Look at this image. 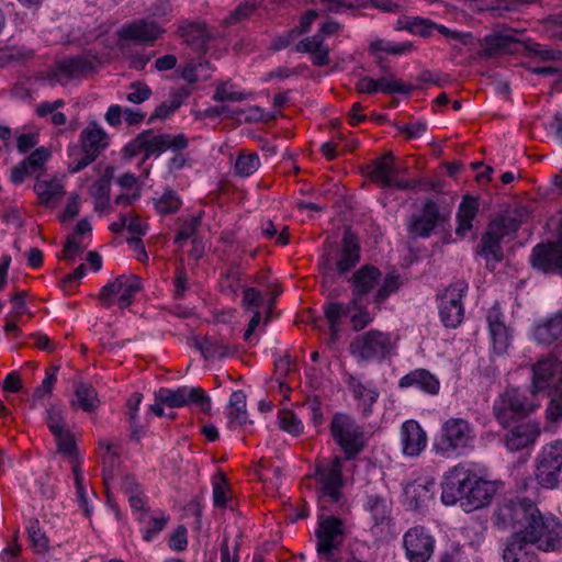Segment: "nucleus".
Listing matches in <instances>:
<instances>
[{"label": "nucleus", "instance_id": "nucleus-1", "mask_svg": "<svg viewBox=\"0 0 562 562\" xmlns=\"http://www.w3.org/2000/svg\"><path fill=\"white\" fill-rule=\"evenodd\" d=\"M493 524L496 528L514 529L513 533L543 552L562 551V522L550 513H542L527 497L504 499L497 504Z\"/></svg>", "mask_w": 562, "mask_h": 562}, {"label": "nucleus", "instance_id": "nucleus-2", "mask_svg": "<svg viewBox=\"0 0 562 562\" xmlns=\"http://www.w3.org/2000/svg\"><path fill=\"white\" fill-rule=\"evenodd\" d=\"M109 146V136L95 122H91L79 136V145L69 146L68 171L77 173L97 160Z\"/></svg>", "mask_w": 562, "mask_h": 562}, {"label": "nucleus", "instance_id": "nucleus-3", "mask_svg": "<svg viewBox=\"0 0 562 562\" xmlns=\"http://www.w3.org/2000/svg\"><path fill=\"white\" fill-rule=\"evenodd\" d=\"M188 147V139L183 134L172 136L170 134H155L154 130L148 128L139 133L123 149L124 156L133 158L138 154H144V160L150 156H159L167 149L180 151Z\"/></svg>", "mask_w": 562, "mask_h": 562}, {"label": "nucleus", "instance_id": "nucleus-4", "mask_svg": "<svg viewBox=\"0 0 562 562\" xmlns=\"http://www.w3.org/2000/svg\"><path fill=\"white\" fill-rule=\"evenodd\" d=\"M518 227L519 223L508 216H499L488 224L487 229L482 234L476 251L485 259L487 269L494 270L495 266L503 260L501 241L505 236L515 233Z\"/></svg>", "mask_w": 562, "mask_h": 562}, {"label": "nucleus", "instance_id": "nucleus-5", "mask_svg": "<svg viewBox=\"0 0 562 562\" xmlns=\"http://www.w3.org/2000/svg\"><path fill=\"white\" fill-rule=\"evenodd\" d=\"M536 405L526 392L518 387H507L494 401L493 415L503 427H509L526 418Z\"/></svg>", "mask_w": 562, "mask_h": 562}, {"label": "nucleus", "instance_id": "nucleus-6", "mask_svg": "<svg viewBox=\"0 0 562 562\" xmlns=\"http://www.w3.org/2000/svg\"><path fill=\"white\" fill-rule=\"evenodd\" d=\"M350 352L361 361H382L395 348V340L391 334L371 329L358 335L350 344Z\"/></svg>", "mask_w": 562, "mask_h": 562}, {"label": "nucleus", "instance_id": "nucleus-7", "mask_svg": "<svg viewBox=\"0 0 562 562\" xmlns=\"http://www.w3.org/2000/svg\"><path fill=\"white\" fill-rule=\"evenodd\" d=\"M475 438L474 427L467 419L449 418L441 426V432L435 443V449L442 454H449L472 448Z\"/></svg>", "mask_w": 562, "mask_h": 562}, {"label": "nucleus", "instance_id": "nucleus-8", "mask_svg": "<svg viewBox=\"0 0 562 562\" xmlns=\"http://www.w3.org/2000/svg\"><path fill=\"white\" fill-rule=\"evenodd\" d=\"M330 434L348 460L355 458L364 448V434L361 426L347 414L336 413L333 416Z\"/></svg>", "mask_w": 562, "mask_h": 562}, {"label": "nucleus", "instance_id": "nucleus-9", "mask_svg": "<svg viewBox=\"0 0 562 562\" xmlns=\"http://www.w3.org/2000/svg\"><path fill=\"white\" fill-rule=\"evenodd\" d=\"M562 471V441L542 448L536 460L535 476L544 488H554L560 483Z\"/></svg>", "mask_w": 562, "mask_h": 562}, {"label": "nucleus", "instance_id": "nucleus-10", "mask_svg": "<svg viewBox=\"0 0 562 562\" xmlns=\"http://www.w3.org/2000/svg\"><path fill=\"white\" fill-rule=\"evenodd\" d=\"M342 463L339 457H335L330 462L318 463L315 469V479L319 484V502L322 508L326 503H337L341 498L342 487Z\"/></svg>", "mask_w": 562, "mask_h": 562}, {"label": "nucleus", "instance_id": "nucleus-11", "mask_svg": "<svg viewBox=\"0 0 562 562\" xmlns=\"http://www.w3.org/2000/svg\"><path fill=\"white\" fill-rule=\"evenodd\" d=\"M468 283L458 280L450 284L439 297V315L446 327L457 328L464 316L462 299L468 292Z\"/></svg>", "mask_w": 562, "mask_h": 562}, {"label": "nucleus", "instance_id": "nucleus-12", "mask_svg": "<svg viewBox=\"0 0 562 562\" xmlns=\"http://www.w3.org/2000/svg\"><path fill=\"white\" fill-rule=\"evenodd\" d=\"M142 289L140 279L136 274H122L108 282L100 291L99 299L103 306L110 307L117 296L122 308L133 303L134 296Z\"/></svg>", "mask_w": 562, "mask_h": 562}, {"label": "nucleus", "instance_id": "nucleus-13", "mask_svg": "<svg viewBox=\"0 0 562 562\" xmlns=\"http://www.w3.org/2000/svg\"><path fill=\"white\" fill-rule=\"evenodd\" d=\"M315 537L318 555L325 560H330L334 550H337L345 540L342 520L335 516L322 518L315 530Z\"/></svg>", "mask_w": 562, "mask_h": 562}, {"label": "nucleus", "instance_id": "nucleus-14", "mask_svg": "<svg viewBox=\"0 0 562 562\" xmlns=\"http://www.w3.org/2000/svg\"><path fill=\"white\" fill-rule=\"evenodd\" d=\"M155 398L171 408L195 403L204 413L211 409V400L201 387L180 386L176 390L161 387L155 393Z\"/></svg>", "mask_w": 562, "mask_h": 562}, {"label": "nucleus", "instance_id": "nucleus-15", "mask_svg": "<svg viewBox=\"0 0 562 562\" xmlns=\"http://www.w3.org/2000/svg\"><path fill=\"white\" fill-rule=\"evenodd\" d=\"M473 471L463 467L457 465L452 468L443 477L441 484V501L446 505H454L457 502L464 501L467 497V490L471 485Z\"/></svg>", "mask_w": 562, "mask_h": 562}, {"label": "nucleus", "instance_id": "nucleus-16", "mask_svg": "<svg viewBox=\"0 0 562 562\" xmlns=\"http://www.w3.org/2000/svg\"><path fill=\"white\" fill-rule=\"evenodd\" d=\"M176 34L196 53H205L210 42L214 40L207 24L201 20H180Z\"/></svg>", "mask_w": 562, "mask_h": 562}, {"label": "nucleus", "instance_id": "nucleus-17", "mask_svg": "<svg viewBox=\"0 0 562 562\" xmlns=\"http://www.w3.org/2000/svg\"><path fill=\"white\" fill-rule=\"evenodd\" d=\"M406 557L409 562H427L434 553L435 540L425 528H411L403 539Z\"/></svg>", "mask_w": 562, "mask_h": 562}, {"label": "nucleus", "instance_id": "nucleus-18", "mask_svg": "<svg viewBox=\"0 0 562 562\" xmlns=\"http://www.w3.org/2000/svg\"><path fill=\"white\" fill-rule=\"evenodd\" d=\"M164 33V27L156 21L148 19L134 20L117 31V35L122 41L149 45L154 44Z\"/></svg>", "mask_w": 562, "mask_h": 562}, {"label": "nucleus", "instance_id": "nucleus-19", "mask_svg": "<svg viewBox=\"0 0 562 562\" xmlns=\"http://www.w3.org/2000/svg\"><path fill=\"white\" fill-rule=\"evenodd\" d=\"M471 485L467 490V497L461 501V507L464 512L473 510L487 506L497 492V485L493 481H487L473 473Z\"/></svg>", "mask_w": 562, "mask_h": 562}, {"label": "nucleus", "instance_id": "nucleus-20", "mask_svg": "<svg viewBox=\"0 0 562 562\" xmlns=\"http://www.w3.org/2000/svg\"><path fill=\"white\" fill-rule=\"evenodd\" d=\"M403 29L407 30L414 35H419L422 37H429L432 32L436 30L447 38L457 41L463 45L470 44L472 40L471 33H462L459 31H452L446 27L442 24H437L434 21L420 16H413L406 20Z\"/></svg>", "mask_w": 562, "mask_h": 562}, {"label": "nucleus", "instance_id": "nucleus-21", "mask_svg": "<svg viewBox=\"0 0 562 562\" xmlns=\"http://www.w3.org/2000/svg\"><path fill=\"white\" fill-rule=\"evenodd\" d=\"M530 263L544 273L562 271V241L536 245L530 255Z\"/></svg>", "mask_w": 562, "mask_h": 562}, {"label": "nucleus", "instance_id": "nucleus-22", "mask_svg": "<svg viewBox=\"0 0 562 562\" xmlns=\"http://www.w3.org/2000/svg\"><path fill=\"white\" fill-rule=\"evenodd\" d=\"M361 259V248L358 237L350 228L344 231L340 249L336 254L335 269L339 276H345L353 269Z\"/></svg>", "mask_w": 562, "mask_h": 562}, {"label": "nucleus", "instance_id": "nucleus-23", "mask_svg": "<svg viewBox=\"0 0 562 562\" xmlns=\"http://www.w3.org/2000/svg\"><path fill=\"white\" fill-rule=\"evenodd\" d=\"M486 323L492 340V348L496 355H503L510 345V331L505 324L504 314L498 303H495L486 314Z\"/></svg>", "mask_w": 562, "mask_h": 562}, {"label": "nucleus", "instance_id": "nucleus-24", "mask_svg": "<svg viewBox=\"0 0 562 562\" xmlns=\"http://www.w3.org/2000/svg\"><path fill=\"white\" fill-rule=\"evenodd\" d=\"M381 271L372 265L360 267L349 279L352 292V305L367 296L381 280Z\"/></svg>", "mask_w": 562, "mask_h": 562}, {"label": "nucleus", "instance_id": "nucleus-25", "mask_svg": "<svg viewBox=\"0 0 562 562\" xmlns=\"http://www.w3.org/2000/svg\"><path fill=\"white\" fill-rule=\"evenodd\" d=\"M440 216L439 207L432 200H427L420 215L412 216L408 224V232L415 237L427 238L438 224Z\"/></svg>", "mask_w": 562, "mask_h": 562}, {"label": "nucleus", "instance_id": "nucleus-26", "mask_svg": "<svg viewBox=\"0 0 562 562\" xmlns=\"http://www.w3.org/2000/svg\"><path fill=\"white\" fill-rule=\"evenodd\" d=\"M403 452L406 456H418L426 447L427 436L415 420H406L401 428Z\"/></svg>", "mask_w": 562, "mask_h": 562}, {"label": "nucleus", "instance_id": "nucleus-27", "mask_svg": "<svg viewBox=\"0 0 562 562\" xmlns=\"http://www.w3.org/2000/svg\"><path fill=\"white\" fill-rule=\"evenodd\" d=\"M520 42L510 36L492 34L485 36L481 43L480 56L493 58L504 54H515L519 50Z\"/></svg>", "mask_w": 562, "mask_h": 562}, {"label": "nucleus", "instance_id": "nucleus-28", "mask_svg": "<svg viewBox=\"0 0 562 562\" xmlns=\"http://www.w3.org/2000/svg\"><path fill=\"white\" fill-rule=\"evenodd\" d=\"M93 68L92 63L82 56H70L56 64L54 78L61 82L63 79H77L86 76Z\"/></svg>", "mask_w": 562, "mask_h": 562}, {"label": "nucleus", "instance_id": "nucleus-29", "mask_svg": "<svg viewBox=\"0 0 562 562\" xmlns=\"http://www.w3.org/2000/svg\"><path fill=\"white\" fill-rule=\"evenodd\" d=\"M194 347L201 351L205 360L223 359L237 352L236 347L220 336H205L202 340L195 338Z\"/></svg>", "mask_w": 562, "mask_h": 562}, {"label": "nucleus", "instance_id": "nucleus-30", "mask_svg": "<svg viewBox=\"0 0 562 562\" xmlns=\"http://www.w3.org/2000/svg\"><path fill=\"white\" fill-rule=\"evenodd\" d=\"M505 562H539L536 547L513 533L503 552Z\"/></svg>", "mask_w": 562, "mask_h": 562}, {"label": "nucleus", "instance_id": "nucleus-31", "mask_svg": "<svg viewBox=\"0 0 562 562\" xmlns=\"http://www.w3.org/2000/svg\"><path fill=\"white\" fill-rule=\"evenodd\" d=\"M539 435L540 429L536 424H519L507 434L505 445L510 451H519L533 445Z\"/></svg>", "mask_w": 562, "mask_h": 562}, {"label": "nucleus", "instance_id": "nucleus-32", "mask_svg": "<svg viewBox=\"0 0 562 562\" xmlns=\"http://www.w3.org/2000/svg\"><path fill=\"white\" fill-rule=\"evenodd\" d=\"M436 484L434 481H415L405 488L409 508L422 509L434 498Z\"/></svg>", "mask_w": 562, "mask_h": 562}, {"label": "nucleus", "instance_id": "nucleus-33", "mask_svg": "<svg viewBox=\"0 0 562 562\" xmlns=\"http://www.w3.org/2000/svg\"><path fill=\"white\" fill-rule=\"evenodd\" d=\"M533 336L539 344L551 345L557 341L562 336V310L538 323Z\"/></svg>", "mask_w": 562, "mask_h": 562}, {"label": "nucleus", "instance_id": "nucleus-34", "mask_svg": "<svg viewBox=\"0 0 562 562\" xmlns=\"http://www.w3.org/2000/svg\"><path fill=\"white\" fill-rule=\"evenodd\" d=\"M401 169L394 165V155L389 151L382 157L372 161V169L369 172L373 181H378L382 187L390 188L391 180L400 173Z\"/></svg>", "mask_w": 562, "mask_h": 562}, {"label": "nucleus", "instance_id": "nucleus-35", "mask_svg": "<svg viewBox=\"0 0 562 562\" xmlns=\"http://www.w3.org/2000/svg\"><path fill=\"white\" fill-rule=\"evenodd\" d=\"M479 199L470 194H465L459 204L457 212L458 226L456 235L464 237L465 234L472 229V222L479 212Z\"/></svg>", "mask_w": 562, "mask_h": 562}, {"label": "nucleus", "instance_id": "nucleus-36", "mask_svg": "<svg viewBox=\"0 0 562 562\" xmlns=\"http://www.w3.org/2000/svg\"><path fill=\"white\" fill-rule=\"evenodd\" d=\"M398 385L401 387L415 386L429 394H437L439 391V381L428 370L416 369L401 378Z\"/></svg>", "mask_w": 562, "mask_h": 562}, {"label": "nucleus", "instance_id": "nucleus-37", "mask_svg": "<svg viewBox=\"0 0 562 562\" xmlns=\"http://www.w3.org/2000/svg\"><path fill=\"white\" fill-rule=\"evenodd\" d=\"M192 89L189 86H182L181 88L172 91L170 93V101L159 104L155 109L154 113L149 116L148 123H153L157 119L165 120L169 117L181 106V104L190 97Z\"/></svg>", "mask_w": 562, "mask_h": 562}, {"label": "nucleus", "instance_id": "nucleus-38", "mask_svg": "<svg viewBox=\"0 0 562 562\" xmlns=\"http://www.w3.org/2000/svg\"><path fill=\"white\" fill-rule=\"evenodd\" d=\"M555 370L557 366L554 359H542L533 364L531 392L536 394L546 390L551 384Z\"/></svg>", "mask_w": 562, "mask_h": 562}, {"label": "nucleus", "instance_id": "nucleus-39", "mask_svg": "<svg viewBox=\"0 0 562 562\" xmlns=\"http://www.w3.org/2000/svg\"><path fill=\"white\" fill-rule=\"evenodd\" d=\"M34 191L40 203L47 207H54L65 194L63 186L57 180H37L34 184Z\"/></svg>", "mask_w": 562, "mask_h": 562}, {"label": "nucleus", "instance_id": "nucleus-40", "mask_svg": "<svg viewBox=\"0 0 562 562\" xmlns=\"http://www.w3.org/2000/svg\"><path fill=\"white\" fill-rule=\"evenodd\" d=\"M262 1L263 0H244L221 21V25L231 27L248 21L261 7Z\"/></svg>", "mask_w": 562, "mask_h": 562}, {"label": "nucleus", "instance_id": "nucleus-41", "mask_svg": "<svg viewBox=\"0 0 562 562\" xmlns=\"http://www.w3.org/2000/svg\"><path fill=\"white\" fill-rule=\"evenodd\" d=\"M227 409L228 425L231 427L247 423L248 414L246 409V394L244 391L238 390L231 394Z\"/></svg>", "mask_w": 562, "mask_h": 562}, {"label": "nucleus", "instance_id": "nucleus-42", "mask_svg": "<svg viewBox=\"0 0 562 562\" xmlns=\"http://www.w3.org/2000/svg\"><path fill=\"white\" fill-rule=\"evenodd\" d=\"M347 385L352 392L353 396L361 401L366 413L371 412V406L376 402L379 393L376 390L368 387L360 380L353 375H348Z\"/></svg>", "mask_w": 562, "mask_h": 562}, {"label": "nucleus", "instance_id": "nucleus-43", "mask_svg": "<svg viewBox=\"0 0 562 562\" xmlns=\"http://www.w3.org/2000/svg\"><path fill=\"white\" fill-rule=\"evenodd\" d=\"M367 509L370 512L374 526H380L390 520V503L380 495H370L367 501Z\"/></svg>", "mask_w": 562, "mask_h": 562}, {"label": "nucleus", "instance_id": "nucleus-44", "mask_svg": "<svg viewBox=\"0 0 562 562\" xmlns=\"http://www.w3.org/2000/svg\"><path fill=\"white\" fill-rule=\"evenodd\" d=\"M76 404L85 412H93L99 404L98 395L92 385L79 383L75 387ZM75 405V402L72 403Z\"/></svg>", "mask_w": 562, "mask_h": 562}, {"label": "nucleus", "instance_id": "nucleus-45", "mask_svg": "<svg viewBox=\"0 0 562 562\" xmlns=\"http://www.w3.org/2000/svg\"><path fill=\"white\" fill-rule=\"evenodd\" d=\"M30 546L35 553H45L49 550V539L42 530L37 519H31L27 525Z\"/></svg>", "mask_w": 562, "mask_h": 562}, {"label": "nucleus", "instance_id": "nucleus-46", "mask_svg": "<svg viewBox=\"0 0 562 562\" xmlns=\"http://www.w3.org/2000/svg\"><path fill=\"white\" fill-rule=\"evenodd\" d=\"M414 46L411 42L394 43L386 40H375L369 46L371 54L383 52L390 55H403L411 53Z\"/></svg>", "mask_w": 562, "mask_h": 562}, {"label": "nucleus", "instance_id": "nucleus-47", "mask_svg": "<svg viewBox=\"0 0 562 562\" xmlns=\"http://www.w3.org/2000/svg\"><path fill=\"white\" fill-rule=\"evenodd\" d=\"M358 303L352 305V299L342 304L339 302H329L324 305V314L328 322L329 327L339 326L340 319L349 315L351 308H357Z\"/></svg>", "mask_w": 562, "mask_h": 562}, {"label": "nucleus", "instance_id": "nucleus-48", "mask_svg": "<svg viewBox=\"0 0 562 562\" xmlns=\"http://www.w3.org/2000/svg\"><path fill=\"white\" fill-rule=\"evenodd\" d=\"M203 215L204 212L200 211L196 215H190L179 218L182 225L175 237V243L180 244L193 237L198 228L201 226Z\"/></svg>", "mask_w": 562, "mask_h": 562}, {"label": "nucleus", "instance_id": "nucleus-49", "mask_svg": "<svg viewBox=\"0 0 562 562\" xmlns=\"http://www.w3.org/2000/svg\"><path fill=\"white\" fill-rule=\"evenodd\" d=\"M154 205L159 214L167 215L179 210L181 200L173 190H167L161 198L154 199Z\"/></svg>", "mask_w": 562, "mask_h": 562}, {"label": "nucleus", "instance_id": "nucleus-50", "mask_svg": "<svg viewBox=\"0 0 562 562\" xmlns=\"http://www.w3.org/2000/svg\"><path fill=\"white\" fill-rule=\"evenodd\" d=\"M45 422L53 436H58L59 431L67 428L64 411L54 404L47 407Z\"/></svg>", "mask_w": 562, "mask_h": 562}, {"label": "nucleus", "instance_id": "nucleus-51", "mask_svg": "<svg viewBox=\"0 0 562 562\" xmlns=\"http://www.w3.org/2000/svg\"><path fill=\"white\" fill-rule=\"evenodd\" d=\"M113 177V168L106 167L104 173L89 189L93 200L110 198L111 179Z\"/></svg>", "mask_w": 562, "mask_h": 562}, {"label": "nucleus", "instance_id": "nucleus-52", "mask_svg": "<svg viewBox=\"0 0 562 562\" xmlns=\"http://www.w3.org/2000/svg\"><path fill=\"white\" fill-rule=\"evenodd\" d=\"M260 166L257 154L239 155L235 162V171L240 177H248L256 172Z\"/></svg>", "mask_w": 562, "mask_h": 562}, {"label": "nucleus", "instance_id": "nucleus-53", "mask_svg": "<svg viewBox=\"0 0 562 562\" xmlns=\"http://www.w3.org/2000/svg\"><path fill=\"white\" fill-rule=\"evenodd\" d=\"M401 285L400 277L395 273H389L384 278L381 286L374 294V303L381 304L384 302L392 293L396 292Z\"/></svg>", "mask_w": 562, "mask_h": 562}, {"label": "nucleus", "instance_id": "nucleus-54", "mask_svg": "<svg viewBox=\"0 0 562 562\" xmlns=\"http://www.w3.org/2000/svg\"><path fill=\"white\" fill-rule=\"evenodd\" d=\"M49 157V150L45 147H40L32 151L23 161L34 172V176L38 177Z\"/></svg>", "mask_w": 562, "mask_h": 562}, {"label": "nucleus", "instance_id": "nucleus-55", "mask_svg": "<svg viewBox=\"0 0 562 562\" xmlns=\"http://www.w3.org/2000/svg\"><path fill=\"white\" fill-rule=\"evenodd\" d=\"M379 82V90L384 93H403V94H409L413 90V87L411 85L404 83L401 80L394 79L393 76L390 78L382 77L378 79Z\"/></svg>", "mask_w": 562, "mask_h": 562}, {"label": "nucleus", "instance_id": "nucleus-56", "mask_svg": "<svg viewBox=\"0 0 562 562\" xmlns=\"http://www.w3.org/2000/svg\"><path fill=\"white\" fill-rule=\"evenodd\" d=\"M100 445L105 447L106 453L103 457V480L105 484L114 476V469L119 461V453L114 450V447L111 443H104L103 441Z\"/></svg>", "mask_w": 562, "mask_h": 562}, {"label": "nucleus", "instance_id": "nucleus-57", "mask_svg": "<svg viewBox=\"0 0 562 562\" xmlns=\"http://www.w3.org/2000/svg\"><path fill=\"white\" fill-rule=\"evenodd\" d=\"M279 426L293 436H299L303 430L302 422L291 411H282L279 414Z\"/></svg>", "mask_w": 562, "mask_h": 562}, {"label": "nucleus", "instance_id": "nucleus-58", "mask_svg": "<svg viewBox=\"0 0 562 562\" xmlns=\"http://www.w3.org/2000/svg\"><path fill=\"white\" fill-rule=\"evenodd\" d=\"M57 443V451L61 454L74 457L77 451L76 440L69 429H63L58 436H54Z\"/></svg>", "mask_w": 562, "mask_h": 562}, {"label": "nucleus", "instance_id": "nucleus-59", "mask_svg": "<svg viewBox=\"0 0 562 562\" xmlns=\"http://www.w3.org/2000/svg\"><path fill=\"white\" fill-rule=\"evenodd\" d=\"M231 88L232 85H229V82L217 83L213 100L216 102H240L246 99V94L244 92L233 91Z\"/></svg>", "mask_w": 562, "mask_h": 562}, {"label": "nucleus", "instance_id": "nucleus-60", "mask_svg": "<svg viewBox=\"0 0 562 562\" xmlns=\"http://www.w3.org/2000/svg\"><path fill=\"white\" fill-rule=\"evenodd\" d=\"M130 88L133 90L127 93L126 100L134 104H140L148 100L151 95V89L144 82L134 81Z\"/></svg>", "mask_w": 562, "mask_h": 562}, {"label": "nucleus", "instance_id": "nucleus-61", "mask_svg": "<svg viewBox=\"0 0 562 562\" xmlns=\"http://www.w3.org/2000/svg\"><path fill=\"white\" fill-rule=\"evenodd\" d=\"M547 418L552 423H558L562 420V393L557 392L554 393L553 397L551 398L547 411Z\"/></svg>", "mask_w": 562, "mask_h": 562}, {"label": "nucleus", "instance_id": "nucleus-62", "mask_svg": "<svg viewBox=\"0 0 562 562\" xmlns=\"http://www.w3.org/2000/svg\"><path fill=\"white\" fill-rule=\"evenodd\" d=\"M323 34L319 31L310 37H305L296 46V50L300 53H310L323 48L324 43Z\"/></svg>", "mask_w": 562, "mask_h": 562}, {"label": "nucleus", "instance_id": "nucleus-63", "mask_svg": "<svg viewBox=\"0 0 562 562\" xmlns=\"http://www.w3.org/2000/svg\"><path fill=\"white\" fill-rule=\"evenodd\" d=\"M262 295L255 288H247L244 291L243 306L249 311H259V306L262 304Z\"/></svg>", "mask_w": 562, "mask_h": 562}, {"label": "nucleus", "instance_id": "nucleus-64", "mask_svg": "<svg viewBox=\"0 0 562 562\" xmlns=\"http://www.w3.org/2000/svg\"><path fill=\"white\" fill-rule=\"evenodd\" d=\"M353 310L357 311V313L351 316L352 329L360 331L372 322V317L364 306L358 304V307Z\"/></svg>", "mask_w": 562, "mask_h": 562}]
</instances>
